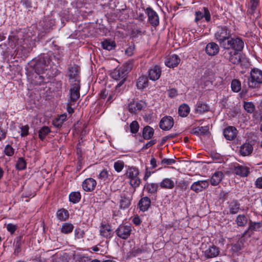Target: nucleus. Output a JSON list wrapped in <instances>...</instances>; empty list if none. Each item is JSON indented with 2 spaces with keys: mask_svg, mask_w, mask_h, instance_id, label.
<instances>
[{
  "mask_svg": "<svg viewBox=\"0 0 262 262\" xmlns=\"http://www.w3.org/2000/svg\"><path fill=\"white\" fill-rule=\"evenodd\" d=\"M204 13L203 16L204 17L205 20L207 22H208L211 19L210 12H209V10H208V9L206 8H204Z\"/></svg>",
  "mask_w": 262,
  "mask_h": 262,
  "instance_id": "774afa93",
  "label": "nucleus"
},
{
  "mask_svg": "<svg viewBox=\"0 0 262 262\" xmlns=\"http://www.w3.org/2000/svg\"><path fill=\"white\" fill-rule=\"evenodd\" d=\"M148 80L146 76H141L138 78L136 86L138 89L143 90L148 86Z\"/></svg>",
  "mask_w": 262,
  "mask_h": 262,
  "instance_id": "7c9ffc66",
  "label": "nucleus"
},
{
  "mask_svg": "<svg viewBox=\"0 0 262 262\" xmlns=\"http://www.w3.org/2000/svg\"><path fill=\"white\" fill-rule=\"evenodd\" d=\"M97 182L96 180L93 178H87L82 182V188L83 190L86 192H91L93 191L96 186Z\"/></svg>",
  "mask_w": 262,
  "mask_h": 262,
  "instance_id": "6ab92c4d",
  "label": "nucleus"
},
{
  "mask_svg": "<svg viewBox=\"0 0 262 262\" xmlns=\"http://www.w3.org/2000/svg\"><path fill=\"white\" fill-rule=\"evenodd\" d=\"M74 82L72 84L70 90V100L73 102H75L80 97V82L77 80H75Z\"/></svg>",
  "mask_w": 262,
  "mask_h": 262,
  "instance_id": "9d476101",
  "label": "nucleus"
},
{
  "mask_svg": "<svg viewBox=\"0 0 262 262\" xmlns=\"http://www.w3.org/2000/svg\"><path fill=\"white\" fill-rule=\"evenodd\" d=\"M242 245L239 243H236L233 245L231 247V251L233 253L238 255L239 251L242 250Z\"/></svg>",
  "mask_w": 262,
  "mask_h": 262,
  "instance_id": "13d9d810",
  "label": "nucleus"
},
{
  "mask_svg": "<svg viewBox=\"0 0 262 262\" xmlns=\"http://www.w3.org/2000/svg\"><path fill=\"white\" fill-rule=\"evenodd\" d=\"M81 194L79 191L71 192L69 195V201L73 204L78 203L81 199Z\"/></svg>",
  "mask_w": 262,
  "mask_h": 262,
  "instance_id": "e433bc0d",
  "label": "nucleus"
},
{
  "mask_svg": "<svg viewBox=\"0 0 262 262\" xmlns=\"http://www.w3.org/2000/svg\"><path fill=\"white\" fill-rule=\"evenodd\" d=\"M209 106L207 104L202 101H198L195 106L194 113L195 114H202L208 112Z\"/></svg>",
  "mask_w": 262,
  "mask_h": 262,
  "instance_id": "4be33fe9",
  "label": "nucleus"
},
{
  "mask_svg": "<svg viewBox=\"0 0 262 262\" xmlns=\"http://www.w3.org/2000/svg\"><path fill=\"white\" fill-rule=\"evenodd\" d=\"M234 173L241 177H247L250 173V169L243 165H238L234 169Z\"/></svg>",
  "mask_w": 262,
  "mask_h": 262,
  "instance_id": "b1692460",
  "label": "nucleus"
},
{
  "mask_svg": "<svg viewBox=\"0 0 262 262\" xmlns=\"http://www.w3.org/2000/svg\"><path fill=\"white\" fill-rule=\"evenodd\" d=\"M190 108L189 105L183 103L180 105L178 109L179 115L182 117H186L190 113Z\"/></svg>",
  "mask_w": 262,
  "mask_h": 262,
  "instance_id": "2f4dec72",
  "label": "nucleus"
},
{
  "mask_svg": "<svg viewBox=\"0 0 262 262\" xmlns=\"http://www.w3.org/2000/svg\"><path fill=\"white\" fill-rule=\"evenodd\" d=\"M30 127L28 125H22L20 127V136L21 137H26L29 135Z\"/></svg>",
  "mask_w": 262,
  "mask_h": 262,
  "instance_id": "4d7b16f0",
  "label": "nucleus"
},
{
  "mask_svg": "<svg viewBox=\"0 0 262 262\" xmlns=\"http://www.w3.org/2000/svg\"><path fill=\"white\" fill-rule=\"evenodd\" d=\"M238 131L237 129L232 126L226 127L223 131V135L227 140L232 141L237 137Z\"/></svg>",
  "mask_w": 262,
  "mask_h": 262,
  "instance_id": "ddd939ff",
  "label": "nucleus"
},
{
  "mask_svg": "<svg viewBox=\"0 0 262 262\" xmlns=\"http://www.w3.org/2000/svg\"><path fill=\"white\" fill-rule=\"evenodd\" d=\"M133 192L127 190H124L118 195V203L119 209L125 210L131 205L133 200Z\"/></svg>",
  "mask_w": 262,
  "mask_h": 262,
  "instance_id": "39448f33",
  "label": "nucleus"
},
{
  "mask_svg": "<svg viewBox=\"0 0 262 262\" xmlns=\"http://www.w3.org/2000/svg\"><path fill=\"white\" fill-rule=\"evenodd\" d=\"M14 148L10 144L6 145L4 150L5 155L8 157H12L14 155Z\"/></svg>",
  "mask_w": 262,
  "mask_h": 262,
  "instance_id": "09e8293b",
  "label": "nucleus"
},
{
  "mask_svg": "<svg viewBox=\"0 0 262 262\" xmlns=\"http://www.w3.org/2000/svg\"><path fill=\"white\" fill-rule=\"evenodd\" d=\"M168 95L171 98H174L178 96V91L175 89H171L168 91Z\"/></svg>",
  "mask_w": 262,
  "mask_h": 262,
  "instance_id": "0e129e2a",
  "label": "nucleus"
},
{
  "mask_svg": "<svg viewBox=\"0 0 262 262\" xmlns=\"http://www.w3.org/2000/svg\"><path fill=\"white\" fill-rule=\"evenodd\" d=\"M159 186L158 183L147 182L145 184L144 189L148 193L155 195L157 193Z\"/></svg>",
  "mask_w": 262,
  "mask_h": 262,
  "instance_id": "393cba45",
  "label": "nucleus"
},
{
  "mask_svg": "<svg viewBox=\"0 0 262 262\" xmlns=\"http://www.w3.org/2000/svg\"><path fill=\"white\" fill-rule=\"evenodd\" d=\"M224 174L222 171H215L212 176L210 182L212 186L217 185L223 178Z\"/></svg>",
  "mask_w": 262,
  "mask_h": 262,
  "instance_id": "c85d7f7f",
  "label": "nucleus"
},
{
  "mask_svg": "<svg viewBox=\"0 0 262 262\" xmlns=\"http://www.w3.org/2000/svg\"><path fill=\"white\" fill-rule=\"evenodd\" d=\"M124 166V163L122 160H118L114 164V168L117 172H121Z\"/></svg>",
  "mask_w": 262,
  "mask_h": 262,
  "instance_id": "8fccbe9b",
  "label": "nucleus"
},
{
  "mask_svg": "<svg viewBox=\"0 0 262 262\" xmlns=\"http://www.w3.org/2000/svg\"><path fill=\"white\" fill-rule=\"evenodd\" d=\"M173 119L170 116H165L161 120L159 126L163 130H169L173 126Z\"/></svg>",
  "mask_w": 262,
  "mask_h": 262,
  "instance_id": "4468645a",
  "label": "nucleus"
},
{
  "mask_svg": "<svg viewBox=\"0 0 262 262\" xmlns=\"http://www.w3.org/2000/svg\"><path fill=\"white\" fill-rule=\"evenodd\" d=\"M129 127H130V132L132 134L137 133L138 132L139 129V125L137 121H133L130 123Z\"/></svg>",
  "mask_w": 262,
  "mask_h": 262,
  "instance_id": "6e6d98bb",
  "label": "nucleus"
},
{
  "mask_svg": "<svg viewBox=\"0 0 262 262\" xmlns=\"http://www.w3.org/2000/svg\"><path fill=\"white\" fill-rule=\"evenodd\" d=\"M21 238H22L21 236H19L16 238V239L15 241V245H14L15 249H14V253L15 255H18L21 252Z\"/></svg>",
  "mask_w": 262,
  "mask_h": 262,
  "instance_id": "49530a36",
  "label": "nucleus"
},
{
  "mask_svg": "<svg viewBox=\"0 0 262 262\" xmlns=\"http://www.w3.org/2000/svg\"><path fill=\"white\" fill-rule=\"evenodd\" d=\"M74 259L78 262H90L91 258L83 254L77 253H75L73 255Z\"/></svg>",
  "mask_w": 262,
  "mask_h": 262,
  "instance_id": "79ce46f5",
  "label": "nucleus"
},
{
  "mask_svg": "<svg viewBox=\"0 0 262 262\" xmlns=\"http://www.w3.org/2000/svg\"><path fill=\"white\" fill-rule=\"evenodd\" d=\"M253 149V146L250 143H245L241 146L239 152L243 156H247L252 153Z\"/></svg>",
  "mask_w": 262,
  "mask_h": 262,
  "instance_id": "a878e982",
  "label": "nucleus"
},
{
  "mask_svg": "<svg viewBox=\"0 0 262 262\" xmlns=\"http://www.w3.org/2000/svg\"><path fill=\"white\" fill-rule=\"evenodd\" d=\"M154 134V129L149 126H146L143 129L142 136L144 139L148 140L153 136Z\"/></svg>",
  "mask_w": 262,
  "mask_h": 262,
  "instance_id": "4c0bfd02",
  "label": "nucleus"
},
{
  "mask_svg": "<svg viewBox=\"0 0 262 262\" xmlns=\"http://www.w3.org/2000/svg\"><path fill=\"white\" fill-rule=\"evenodd\" d=\"M78 73V69L76 66L69 67L68 68V76L70 79H75L77 80L76 77Z\"/></svg>",
  "mask_w": 262,
  "mask_h": 262,
  "instance_id": "c03bdc74",
  "label": "nucleus"
},
{
  "mask_svg": "<svg viewBox=\"0 0 262 262\" xmlns=\"http://www.w3.org/2000/svg\"><path fill=\"white\" fill-rule=\"evenodd\" d=\"M248 219L244 214H239L236 216L235 223L238 226L244 227L247 224Z\"/></svg>",
  "mask_w": 262,
  "mask_h": 262,
  "instance_id": "a19ab883",
  "label": "nucleus"
},
{
  "mask_svg": "<svg viewBox=\"0 0 262 262\" xmlns=\"http://www.w3.org/2000/svg\"><path fill=\"white\" fill-rule=\"evenodd\" d=\"M150 199L147 196H144L141 198L138 204L139 209L142 212L147 211L150 207Z\"/></svg>",
  "mask_w": 262,
  "mask_h": 262,
  "instance_id": "aec40b11",
  "label": "nucleus"
},
{
  "mask_svg": "<svg viewBox=\"0 0 262 262\" xmlns=\"http://www.w3.org/2000/svg\"><path fill=\"white\" fill-rule=\"evenodd\" d=\"M56 215L57 220L60 222L67 221L70 216L68 211L64 208L58 209L56 212Z\"/></svg>",
  "mask_w": 262,
  "mask_h": 262,
  "instance_id": "c756f323",
  "label": "nucleus"
},
{
  "mask_svg": "<svg viewBox=\"0 0 262 262\" xmlns=\"http://www.w3.org/2000/svg\"><path fill=\"white\" fill-rule=\"evenodd\" d=\"M256 188L258 189H262V176L257 178L254 183Z\"/></svg>",
  "mask_w": 262,
  "mask_h": 262,
  "instance_id": "338daca9",
  "label": "nucleus"
},
{
  "mask_svg": "<svg viewBox=\"0 0 262 262\" xmlns=\"http://www.w3.org/2000/svg\"><path fill=\"white\" fill-rule=\"evenodd\" d=\"M241 204L237 200H234L229 203L228 209L229 213L231 214H235L238 212L240 210Z\"/></svg>",
  "mask_w": 262,
  "mask_h": 262,
  "instance_id": "bb28decb",
  "label": "nucleus"
},
{
  "mask_svg": "<svg viewBox=\"0 0 262 262\" xmlns=\"http://www.w3.org/2000/svg\"><path fill=\"white\" fill-rule=\"evenodd\" d=\"M100 181L109 182L112 179V172L106 169H102L97 176Z\"/></svg>",
  "mask_w": 262,
  "mask_h": 262,
  "instance_id": "cd10ccee",
  "label": "nucleus"
},
{
  "mask_svg": "<svg viewBox=\"0 0 262 262\" xmlns=\"http://www.w3.org/2000/svg\"><path fill=\"white\" fill-rule=\"evenodd\" d=\"M139 174V169L134 166H128L125 173V177L129 180V184L135 189L138 188L141 183Z\"/></svg>",
  "mask_w": 262,
  "mask_h": 262,
  "instance_id": "7ed1b4c3",
  "label": "nucleus"
},
{
  "mask_svg": "<svg viewBox=\"0 0 262 262\" xmlns=\"http://www.w3.org/2000/svg\"><path fill=\"white\" fill-rule=\"evenodd\" d=\"M244 107L245 111L249 113H253L255 110L254 104L251 102H245L244 103Z\"/></svg>",
  "mask_w": 262,
  "mask_h": 262,
  "instance_id": "3c124183",
  "label": "nucleus"
},
{
  "mask_svg": "<svg viewBox=\"0 0 262 262\" xmlns=\"http://www.w3.org/2000/svg\"><path fill=\"white\" fill-rule=\"evenodd\" d=\"M180 58L178 55L173 54L166 59L165 61V64L167 67L169 68H173L178 66L180 62Z\"/></svg>",
  "mask_w": 262,
  "mask_h": 262,
  "instance_id": "412c9836",
  "label": "nucleus"
},
{
  "mask_svg": "<svg viewBox=\"0 0 262 262\" xmlns=\"http://www.w3.org/2000/svg\"><path fill=\"white\" fill-rule=\"evenodd\" d=\"M148 16V19L150 25L153 27H156L159 24V18L158 14L150 7L146 8L145 11Z\"/></svg>",
  "mask_w": 262,
  "mask_h": 262,
  "instance_id": "9b49d317",
  "label": "nucleus"
},
{
  "mask_svg": "<svg viewBox=\"0 0 262 262\" xmlns=\"http://www.w3.org/2000/svg\"><path fill=\"white\" fill-rule=\"evenodd\" d=\"M258 5V1H248L247 4L248 7V13L251 14H254L257 10Z\"/></svg>",
  "mask_w": 262,
  "mask_h": 262,
  "instance_id": "ea45409f",
  "label": "nucleus"
},
{
  "mask_svg": "<svg viewBox=\"0 0 262 262\" xmlns=\"http://www.w3.org/2000/svg\"><path fill=\"white\" fill-rule=\"evenodd\" d=\"M74 228V225L69 222L63 223L61 228L60 232L64 234H69L72 232Z\"/></svg>",
  "mask_w": 262,
  "mask_h": 262,
  "instance_id": "473e14b6",
  "label": "nucleus"
},
{
  "mask_svg": "<svg viewBox=\"0 0 262 262\" xmlns=\"http://www.w3.org/2000/svg\"><path fill=\"white\" fill-rule=\"evenodd\" d=\"M262 228V225L260 222H250L248 227V230L251 231H259Z\"/></svg>",
  "mask_w": 262,
  "mask_h": 262,
  "instance_id": "a18cd8bd",
  "label": "nucleus"
},
{
  "mask_svg": "<svg viewBox=\"0 0 262 262\" xmlns=\"http://www.w3.org/2000/svg\"><path fill=\"white\" fill-rule=\"evenodd\" d=\"M100 235L106 238H111L113 236L112 226L108 224H102L100 227Z\"/></svg>",
  "mask_w": 262,
  "mask_h": 262,
  "instance_id": "dca6fc26",
  "label": "nucleus"
},
{
  "mask_svg": "<svg viewBox=\"0 0 262 262\" xmlns=\"http://www.w3.org/2000/svg\"><path fill=\"white\" fill-rule=\"evenodd\" d=\"M203 253L206 259H209L216 257L219 255L220 251L219 247L214 245H212L209 246Z\"/></svg>",
  "mask_w": 262,
  "mask_h": 262,
  "instance_id": "f8f14e48",
  "label": "nucleus"
},
{
  "mask_svg": "<svg viewBox=\"0 0 262 262\" xmlns=\"http://www.w3.org/2000/svg\"><path fill=\"white\" fill-rule=\"evenodd\" d=\"M44 78L43 76L36 74L33 80V83L36 85H40L43 82Z\"/></svg>",
  "mask_w": 262,
  "mask_h": 262,
  "instance_id": "052dcab7",
  "label": "nucleus"
},
{
  "mask_svg": "<svg viewBox=\"0 0 262 262\" xmlns=\"http://www.w3.org/2000/svg\"><path fill=\"white\" fill-rule=\"evenodd\" d=\"M244 45L243 38L231 35L222 48L225 50L223 53L224 58L233 64H238L241 62L240 53L243 51Z\"/></svg>",
  "mask_w": 262,
  "mask_h": 262,
  "instance_id": "f257e3e1",
  "label": "nucleus"
},
{
  "mask_svg": "<svg viewBox=\"0 0 262 262\" xmlns=\"http://www.w3.org/2000/svg\"><path fill=\"white\" fill-rule=\"evenodd\" d=\"M84 234V231L81 228H77L74 230V238L76 240L82 239Z\"/></svg>",
  "mask_w": 262,
  "mask_h": 262,
  "instance_id": "603ef678",
  "label": "nucleus"
},
{
  "mask_svg": "<svg viewBox=\"0 0 262 262\" xmlns=\"http://www.w3.org/2000/svg\"><path fill=\"white\" fill-rule=\"evenodd\" d=\"M132 227L130 224H122L115 230L116 235L122 239H127L130 235Z\"/></svg>",
  "mask_w": 262,
  "mask_h": 262,
  "instance_id": "6e6552de",
  "label": "nucleus"
},
{
  "mask_svg": "<svg viewBox=\"0 0 262 262\" xmlns=\"http://www.w3.org/2000/svg\"><path fill=\"white\" fill-rule=\"evenodd\" d=\"M101 44L103 49L108 51L112 50L116 47L115 42L110 39H104Z\"/></svg>",
  "mask_w": 262,
  "mask_h": 262,
  "instance_id": "f704fd0d",
  "label": "nucleus"
},
{
  "mask_svg": "<svg viewBox=\"0 0 262 262\" xmlns=\"http://www.w3.org/2000/svg\"><path fill=\"white\" fill-rule=\"evenodd\" d=\"M231 88L234 92H238L241 89V82L237 79H234L231 83Z\"/></svg>",
  "mask_w": 262,
  "mask_h": 262,
  "instance_id": "de8ad7c7",
  "label": "nucleus"
},
{
  "mask_svg": "<svg viewBox=\"0 0 262 262\" xmlns=\"http://www.w3.org/2000/svg\"><path fill=\"white\" fill-rule=\"evenodd\" d=\"M161 72L160 67L156 65L148 70V77L152 81H156L160 77Z\"/></svg>",
  "mask_w": 262,
  "mask_h": 262,
  "instance_id": "f3484780",
  "label": "nucleus"
},
{
  "mask_svg": "<svg viewBox=\"0 0 262 262\" xmlns=\"http://www.w3.org/2000/svg\"><path fill=\"white\" fill-rule=\"evenodd\" d=\"M176 161L174 159L164 158L161 161V164L164 165V167H166L168 165L174 164Z\"/></svg>",
  "mask_w": 262,
  "mask_h": 262,
  "instance_id": "5fc2aeb1",
  "label": "nucleus"
},
{
  "mask_svg": "<svg viewBox=\"0 0 262 262\" xmlns=\"http://www.w3.org/2000/svg\"><path fill=\"white\" fill-rule=\"evenodd\" d=\"M208 129L209 128L207 126H198L197 127L193 128L191 130V133L196 136L204 135L208 132Z\"/></svg>",
  "mask_w": 262,
  "mask_h": 262,
  "instance_id": "c9c22d12",
  "label": "nucleus"
},
{
  "mask_svg": "<svg viewBox=\"0 0 262 262\" xmlns=\"http://www.w3.org/2000/svg\"><path fill=\"white\" fill-rule=\"evenodd\" d=\"M8 39L14 42V46L16 47V50L18 51L20 50L24 52L25 54L29 52L35 44L34 41L31 39H19L17 36H10Z\"/></svg>",
  "mask_w": 262,
  "mask_h": 262,
  "instance_id": "f03ea898",
  "label": "nucleus"
},
{
  "mask_svg": "<svg viewBox=\"0 0 262 262\" xmlns=\"http://www.w3.org/2000/svg\"><path fill=\"white\" fill-rule=\"evenodd\" d=\"M109 93H110L109 90H108L106 89H103L101 91V92L99 94L100 98L101 99H104L106 98Z\"/></svg>",
  "mask_w": 262,
  "mask_h": 262,
  "instance_id": "69168bd1",
  "label": "nucleus"
},
{
  "mask_svg": "<svg viewBox=\"0 0 262 262\" xmlns=\"http://www.w3.org/2000/svg\"><path fill=\"white\" fill-rule=\"evenodd\" d=\"M145 106V103L142 101L130 102L128 105V111L132 114H137Z\"/></svg>",
  "mask_w": 262,
  "mask_h": 262,
  "instance_id": "2eb2a0df",
  "label": "nucleus"
},
{
  "mask_svg": "<svg viewBox=\"0 0 262 262\" xmlns=\"http://www.w3.org/2000/svg\"><path fill=\"white\" fill-rule=\"evenodd\" d=\"M189 184V182L188 181L184 180H180L177 185V186L182 190H186L188 188Z\"/></svg>",
  "mask_w": 262,
  "mask_h": 262,
  "instance_id": "864d4df0",
  "label": "nucleus"
},
{
  "mask_svg": "<svg viewBox=\"0 0 262 262\" xmlns=\"http://www.w3.org/2000/svg\"><path fill=\"white\" fill-rule=\"evenodd\" d=\"M27 163L23 158H19L16 162L15 168L18 170H23L26 168Z\"/></svg>",
  "mask_w": 262,
  "mask_h": 262,
  "instance_id": "37998d69",
  "label": "nucleus"
},
{
  "mask_svg": "<svg viewBox=\"0 0 262 262\" xmlns=\"http://www.w3.org/2000/svg\"><path fill=\"white\" fill-rule=\"evenodd\" d=\"M143 250L140 248H134L129 252L130 256L136 257L137 255L141 254L143 252Z\"/></svg>",
  "mask_w": 262,
  "mask_h": 262,
  "instance_id": "680f3d73",
  "label": "nucleus"
},
{
  "mask_svg": "<svg viewBox=\"0 0 262 262\" xmlns=\"http://www.w3.org/2000/svg\"><path fill=\"white\" fill-rule=\"evenodd\" d=\"M220 51L219 45L214 42L208 43L205 48L206 54L210 56H213L218 54Z\"/></svg>",
  "mask_w": 262,
  "mask_h": 262,
  "instance_id": "a211bd4d",
  "label": "nucleus"
},
{
  "mask_svg": "<svg viewBox=\"0 0 262 262\" xmlns=\"http://www.w3.org/2000/svg\"><path fill=\"white\" fill-rule=\"evenodd\" d=\"M231 36V31L226 26H219L214 33V39L221 48Z\"/></svg>",
  "mask_w": 262,
  "mask_h": 262,
  "instance_id": "20e7f679",
  "label": "nucleus"
},
{
  "mask_svg": "<svg viewBox=\"0 0 262 262\" xmlns=\"http://www.w3.org/2000/svg\"><path fill=\"white\" fill-rule=\"evenodd\" d=\"M67 116L66 114H63L54 119L52 121L53 125L57 128L60 127L63 122L66 120Z\"/></svg>",
  "mask_w": 262,
  "mask_h": 262,
  "instance_id": "72a5a7b5",
  "label": "nucleus"
},
{
  "mask_svg": "<svg viewBox=\"0 0 262 262\" xmlns=\"http://www.w3.org/2000/svg\"><path fill=\"white\" fill-rule=\"evenodd\" d=\"M161 188L165 189H172L175 186V183L171 178H164L159 183Z\"/></svg>",
  "mask_w": 262,
  "mask_h": 262,
  "instance_id": "5701e85b",
  "label": "nucleus"
},
{
  "mask_svg": "<svg viewBox=\"0 0 262 262\" xmlns=\"http://www.w3.org/2000/svg\"><path fill=\"white\" fill-rule=\"evenodd\" d=\"M127 73L126 69L123 67L116 68L111 73V76L113 79L116 81H120L116 86V89L120 87L124 83Z\"/></svg>",
  "mask_w": 262,
  "mask_h": 262,
  "instance_id": "0eeeda50",
  "label": "nucleus"
},
{
  "mask_svg": "<svg viewBox=\"0 0 262 262\" xmlns=\"http://www.w3.org/2000/svg\"><path fill=\"white\" fill-rule=\"evenodd\" d=\"M6 228L7 230L11 233V234H13L17 229V226L11 223H9L7 224Z\"/></svg>",
  "mask_w": 262,
  "mask_h": 262,
  "instance_id": "e2e57ef3",
  "label": "nucleus"
},
{
  "mask_svg": "<svg viewBox=\"0 0 262 262\" xmlns=\"http://www.w3.org/2000/svg\"><path fill=\"white\" fill-rule=\"evenodd\" d=\"M209 185V181L208 180H199L192 184L190 189L195 193H199L207 188Z\"/></svg>",
  "mask_w": 262,
  "mask_h": 262,
  "instance_id": "1a4fd4ad",
  "label": "nucleus"
},
{
  "mask_svg": "<svg viewBox=\"0 0 262 262\" xmlns=\"http://www.w3.org/2000/svg\"><path fill=\"white\" fill-rule=\"evenodd\" d=\"M108 97L107 98V100L105 103V105H107L108 106L116 98V96H115V93L114 92H110Z\"/></svg>",
  "mask_w": 262,
  "mask_h": 262,
  "instance_id": "bf43d9fd",
  "label": "nucleus"
},
{
  "mask_svg": "<svg viewBox=\"0 0 262 262\" xmlns=\"http://www.w3.org/2000/svg\"><path fill=\"white\" fill-rule=\"evenodd\" d=\"M262 83V71L257 68H253L250 71V77L248 79V84L252 89L259 87Z\"/></svg>",
  "mask_w": 262,
  "mask_h": 262,
  "instance_id": "423d86ee",
  "label": "nucleus"
},
{
  "mask_svg": "<svg viewBox=\"0 0 262 262\" xmlns=\"http://www.w3.org/2000/svg\"><path fill=\"white\" fill-rule=\"evenodd\" d=\"M51 129L48 126H43L38 130V137L41 141H43L46 136L51 133Z\"/></svg>",
  "mask_w": 262,
  "mask_h": 262,
  "instance_id": "58836bf2",
  "label": "nucleus"
}]
</instances>
